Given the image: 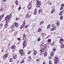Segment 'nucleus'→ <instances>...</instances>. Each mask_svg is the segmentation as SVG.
<instances>
[{
    "label": "nucleus",
    "mask_w": 64,
    "mask_h": 64,
    "mask_svg": "<svg viewBox=\"0 0 64 64\" xmlns=\"http://www.w3.org/2000/svg\"><path fill=\"white\" fill-rule=\"evenodd\" d=\"M12 15L11 14H10V16L8 15L5 18V20H6V22H9L10 20V17L11 16H12Z\"/></svg>",
    "instance_id": "f257e3e1"
},
{
    "label": "nucleus",
    "mask_w": 64,
    "mask_h": 64,
    "mask_svg": "<svg viewBox=\"0 0 64 64\" xmlns=\"http://www.w3.org/2000/svg\"><path fill=\"white\" fill-rule=\"evenodd\" d=\"M32 1H30V2L28 6L27 7V9L28 10H31L32 8Z\"/></svg>",
    "instance_id": "f03ea898"
},
{
    "label": "nucleus",
    "mask_w": 64,
    "mask_h": 64,
    "mask_svg": "<svg viewBox=\"0 0 64 64\" xmlns=\"http://www.w3.org/2000/svg\"><path fill=\"white\" fill-rule=\"evenodd\" d=\"M59 62V59L56 56L54 59V64H58L57 63Z\"/></svg>",
    "instance_id": "7ed1b4c3"
},
{
    "label": "nucleus",
    "mask_w": 64,
    "mask_h": 64,
    "mask_svg": "<svg viewBox=\"0 0 64 64\" xmlns=\"http://www.w3.org/2000/svg\"><path fill=\"white\" fill-rule=\"evenodd\" d=\"M36 7L37 8H39L40 7V6L41 5V2H36Z\"/></svg>",
    "instance_id": "20e7f679"
},
{
    "label": "nucleus",
    "mask_w": 64,
    "mask_h": 64,
    "mask_svg": "<svg viewBox=\"0 0 64 64\" xmlns=\"http://www.w3.org/2000/svg\"><path fill=\"white\" fill-rule=\"evenodd\" d=\"M19 52L21 56H24L25 54L23 53V50H20L19 51Z\"/></svg>",
    "instance_id": "39448f33"
},
{
    "label": "nucleus",
    "mask_w": 64,
    "mask_h": 64,
    "mask_svg": "<svg viewBox=\"0 0 64 64\" xmlns=\"http://www.w3.org/2000/svg\"><path fill=\"white\" fill-rule=\"evenodd\" d=\"M22 45L23 46V48H24L27 45V43H26V40H24L23 42Z\"/></svg>",
    "instance_id": "423d86ee"
},
{
    "label": "nucleus",
    "mask_w": 64,
    "mask_h": 64,
    "mask_svg": "<svg viewBox=\"0 0 64 64\" xmlns=\"http://www.w3.org/2000/svg\"><path fill=\"white\" fill-rule=\"evenodd\" d=\"M25 20H24L23 22L22 25L20 26L21 28H23L25 27Z\"/></svg>",
    "instance_id": "0eeeda50"
},
{
    "label": "nucleus",
    "mask_w": 64,
    "mask_h": 64,
    "mask_svg": "<svg viewBox=\"0 0 64 64\" xmlns=\"http://www.w3.org/2000/svg\"><path fill=\"white\" fill-rule=\"evenodd\" d=\"M40 52H41V53L42 54H44V49L42 48L40 50Z\"/></svg>",
    "instance_id": "6e6552de"
},
{
    "label": "nucleus",
    "mask_w": 64,
    "mask_h": 64,
    "mask_svg": "<svg viewBox=\"0 0 64 64\" xmlns=\"http://www.w3.org/2000/svg\"><path fill=\"white\" fill-rule=\"evenodd\" d=\"M31 15H30L29 16V14L28 13H27L26 15V18H29L31 17Z\"/></svg>",
    "instance_id": "1a4fd4ad"
},
{
    "label": "nucleus",
    "mask_w": 64,
    "mask_h": 64,
    "mask_svg": "<svg viewBox=\"0 0 64 64\" xmlns=\"http://www.w3.org/2000/svg\"><path fill=\"white\" fill-rule=\"evenodd\" d=\"M14 24L15 25L14 26L15 27L16 26V27L17 28L19 26L18 23H17L16 22L14 23Z\"/></svg>",
    "instance_id": "9d476101"
},
{
    "label": "nucleus",
    "mask_w": 64,
    "mask_h": 64,
    "mask_svg": "<svg viewBox=\"0 0 64 64\" xmlns=\"http://www.w3.org/2000/svg\"><path fill=\"white\" fill-rule=\"evenodd\" d=\"M11 48L12 49V50H15V49L16 48V47L15 46V45H12L11 46Z\"/></svg>",
    "instance_id": "9b49d317"
},
{
    "label": "nucleus",
    "mask_w": 64,
    "mask_h": 64,
    "mask_svg": "<svg viewBox=\"0 0 64 64\" xmlns=\"http://www.w3.org/2000/svg\"><path fill=\"white\" fill-rule=\"evenodd\" d=\"M63 40L62 39V38H60L59 40L60 43V44H63Z\"/></svg>",
    "instance_id": "f8f14e48"
},
{
    "label": "nucleus",
    "mask_w": 64,
    "mask_h": 64,
    "mask_svg": "<svg viewBox=\"0 0 64 64\" xmlns=\"http://www.w3.org/2000/svg\"><path fill=\"white\" fill-rule=\"evenodd\" d=\"M64 10H63L62 11H61L59 13V15L60 16H62V14L63 13V12H64Z\"/></svg>",
    "instance_id": "ddd939ff"
},
{
    "label": "nucleus",
    "mask_w": 64,
    "mask_h": 64,
    "mask_svg": "<svg viewBox=\"0 0 64 64\" xmlns=\"http://www.w3.org/2000/svg\"><path fill=\"white\" fill-rule=\"evenodd\" d=\"M4 17V15L2 14V16H0V22L2 20V19H3V18Z\"/></svg>",
    "instance_id": "4468645a"
},
{
    "label": "nucleus",
    "mask_w": 64,
    "mask_h": 64,
    "mask_svg": "<svg viewBox=\"0 0 64 64\" xmlns=\"http://www.w3.org/2000/svg\"><path fill=\"white\" fill-rule=\"evenodd\" d=\"M9 23V22H6L5 25H4V27L5 28H6V27H8V23Z\"/></svg>",
    "instance_id": "2eb2a0df"
},
{
    "label": "nucleus",
    "mask_w": 64,
    "mask_h": 64,
    "mask_svg": "<svg viewBox=\"0 0 64 64\" xmlns=\"http://www.w3.org/2000/svg\"><path fill=\"white\" fill-rule=\"evenodd\" d=\"M37 52L36 51V50H35L34 51V52L33 53L34 55L36 56V54H37Z\"/></svg>",
    "instance_id": "dca6fc26"
},
{
    "label": "nucleus",
    "mask_w": 64,
    "mask_h": 64,
    "mask_svg": "<svg viewBox=\"0 0 64 64\" xmlns=\"http://www.w3.org/2000/svg\"><path fill=\"white\" fill-rule=\"evenodd\" d=\"M28 61H31L32 60L31 56H29L28 58Z\"/></svg>",
    "instance_id": "f3484780"
},
{
    "label": "nucleus",
    "mask_w": 64,
    "mask_h": 64,
    "mask_svg": "<svg viewBox=\"0 0 64 64\" xmlns=\"http://www.w3.org/2000/svg\"><path fill=\"white\" fill-rule=\"evenodd\" d=\"M15 27V25H14V24H12V25L11 27H10V28L11 29H13Z\"/></svg>",
    "instance_id": "a211bd4d"
},
{
    "label": "nucleus",
    "mask_w": 64,
    "mask_h": 64,
    "mask_svg": "<svg viewBox=\"0 0 64 64\" xmlns=\"http://www.w3.org/2000/svg\"><path fill=\"white\" fill-rule=\"evenodd\" d=\"M37 10H36V9H35L34 10V15H36V14L37 13Z\"/></svg>",
    "instance_id": "6ab92c4d"
},
{
    "label": "nucleus",
    "mask_w": 64,
    "mask_h": 64,
    "mask_svg": "<svg viewBox=\"0 0 64 64\" xmlns=\"http://www.w3.org/2000/svg\"><path fill=\"white\" fill-rule=\"evenodd\" d=\"M50 55L51 56H54V52H52L50 53Z\"/></svg>",
    "instance_id": "aec40b11"
},
{
    "label": "nucleus",
    "mask_w": 64,
    "mask_h": 64,
    "mask_svg": "<svg viewBox=\"0 0 64 64\" xmlns=\"http://www.w3.org/2000/svg\"><path fill=\"white\" fill-rule=\"evenodd\" d=\"M42 11V9L41 8L38 11V13H40Z\"/></svg>",
    "instance_id": "412c9836"
},
{
    "label": "nucleus",
    "mask_w": 64,
    "mask_h": 64,
    "mask_svg": "<svg viewBox=\"0 0 64 64\" xmlns=\"http://www.w3.org/2000/svg\"><path fill=\"white\" fill-rule=\"evenodd\" d=\"M43 47L44 48V49H46V48H47V45H46V44H44V45Z\"/></svg>",
    "instance_id": "4be33fe9"
},
{
    "label": "nucleus",
    "mask_w": 64,
    "mask_h": 64,
    "mask_svg": "<svg viewBox=\"0 0 64 64\" xmlns=\"http://www.w3.org/2000/svg\"><path fill=\"white\" fill-rule=\"evenodd\" d=\"M56 24V26H59L60 25V22L58 21L57 22Z\"/></svg>",
    "instance_id": "5701e85b"
},
{
    "label": "nucleus",
    "mask_w": 64,
    "mask_h": 64,
    "mask_svg": "<svg viewBox=\"0 0 64 64\" xmlns=\"http://www.w3.org/2000/svg\"><path fill=\"white\" fill-rule=\"evenodd\" d=\"M15 3L16 4V5H18V0H16V1H15Z\"/></svg>",
    "instance_id": "b1692460"
},
{
    "label": "nucleus",
    "mask_w": 64,
    "mask_h": 64,
    "mask_svg": "<svg viewBox=\"0 0 64 64\" xmlns=\"http://www.w3.org/2000/svg\"><path fill=\"white\" fill-rule=\"evenodd\" d=\"M41 31V28H38V30L37 32H40Z\"/></svg>",
    "instance_id": "393cba45"
},
{
    "label": "nucleus",
    "mask_w": 64,
    "mask_h": 64,
    "mask_svg": "<svg viewBox=\"0 0 64 64\" xmlns=\"http://www.w3.org/2000/svg\"><path fill=\"white\" fill-rule=\"evenodd\" d=\"M60 47L62 48H64V44H62V45H60Z\"/></svg>",
    "instance_id": "a878e982"
},
{
    "label": "nucleus",
    "mask_w": 64,
    "mask_h": 64,
    "mask_svg": "<svg viewBox=\"0 0 64 64\" xmlns=\"http://www.w3.org/2000/svg\"><path fill=\"white\" fill-rule=\"evenodd\" d=\"M50 26L51 25L50 24L48 25L47 26V29H49L50 28Z\"/></svg>",
    "instance_id": "bb28decb"
},
{
    "label": "nucleus",
    "mask_w": 64,
    "mask_h": 64,
    "mask_svg": "<svg viewBox=\"0 0 64 64\" xmlns=\"http://www.w3.org/2000/svg\"><path fill=\"white\" fill-rule=\"evenodd\" d=\"M55 11V10H54V8H53L52 10L51 11V13L52 14H53V12Z\"/></svg>",
    "instance_id": "cd10ccee"
},
{
    "label": "nucleus",
    "mask_w": 64,
    "mask_h": 64,
    "mask_svg": "<svg viewBox=\"0 0 64 64\" xmlns=\"http://www.w3.org/2000/svg\"><path fill=\"white\" fill-rule=\"evenodd\" d=\"M47 55V52H45L44 54V56H46Z\"/></svg>",
    "instance_id": "c85d7f7f"
},
{
    "label": "nucleus",
    "mask_w": 64,
    "mask_h": 64,
    "mask_svg": "<svg viewBox=\"0 0 64 64\" xmlns=\"http://www.w3.org/2000/svg\"><path fill=\"white\" fill-rule=\"evenodd\" d=\"M13 62V58H10V62Z\"/></svg>",
    "instance_id": "c756f323"
},
{
    "label": "nucleus",
    "mask_w": 64,
    "mask_h": 64,
    "mask_svg": "<svg viewBox=\"0 0 64 64\" xmlns=\"http://www.w3.org/2000/svg\"><path fill=\"white\" fill-rule=\"evenodd\" d=\"M49 64H52V61L50 60H49Z\"/></svg>",
    "instance_id": "7c9ffc66"
},
{
    "label": "nucleus",
    "mask_w": 64,
    "mask_h": 64,
    "mask_svg": "<svg viewBox=\"0 0 64 64\" xmlns=\"http://www.w3.org/2000/svg\"><path fill=\"white\" fill-rule=\"evenodd\" d=\"M53 52H55V51H56V48H53Z\"/></svg>",
    "instance_id": "2f4dec72"
},
{
    "label": "nucleus",
    "mask_w": 64,
    "mask_h": 64,
    "mask_svg": "<svg viewBox=\"0 0 64 64\" xmlns=\"http://www.w3.org/2000/svg\"><path fill=\"white\" fill-rule=\"evenodd\" d=\"M47 41L48 42H50L51 41V39H48V40Z\"/></svg>",
    "instance_id": "473e14b6"
},
{
    "label": "nucleus",
    "mask_w": 64,
    "mask_h": 64,
    "mask_svg": "<svg viewBox=\"0 0 64 64\" xmlns=\"http://www.w3.org/2000/svg\"><path fill=\"white\" fill-rule=\"evenodd\" d=\"M22 36L23 38H24V37H26V35L25 34H23L22 35Z\"/></svg>",
    "instance_id": "72a5a7b5"
},
{
    "label": "nucleus",
    "mask_w": 64,
    "mask_h": 64,
    "mask_svg": "<svg viewBox=\"0 0 64 64\" xmlns=\"http://www.w3.org/2000/svg\"><path fill=\"white\" fill-rule=\"evenodd\" d=\"M9 55V53H8L7 54H6L4 55V56H8V55Z\"/></svg>",
    "instance_id": "f704fd0d"
},
{
    "label": "nucleus",
    "mask_w": 64,
    "mask_h": 64,
    "mask_svg": "<svg viewBox=\"0 0 64 64\" xmlns=\"http://www.w3.org/2000/svg\"><path fill=\"white\" fill-rule=\"evenodd\" d=\"M40 60V59L38 58L36 60V61L37 62H39Z\"/></svg>",
    "instance_id": "c9c22d12"
},
{
    "label": "nucleus",
    "mask_w": 64,
    "mask_h": 64,
    "mask_svg": "<svg viewBox=\"0 0 64 64\" xmlns=\"http://www.w3.org/2000/svg\"><path fill=\"white\" fill-rule=\"evenodd\" d=\"M13 58L14 59H15L17 58V56H13Z\"/></svg>",
    "instance_id": "e433bc0d"
},
{
    "label": "nucleus",
    "mask_w": 64,
    "mask_h": 64,
    "mask_svg": "<svg viewBox=\"0 0 64 64\" xmlns=\"http://www.w3.org/2000/svg\"><path fill=\"white\" fill-rule=\"evenodd\" d=\"M54 41L51 44L52 46H53L54 45Z\"/></svg>",
    "instance_id": "4c0bfd02"
},
{
    "label": "nucleus",
    "mask_w": 64,
    "mask_h": 64,
    "mask_svg": "<svg viewBox=\"0 0 64 64\" xmlns=\"http://www.w3.org/2000/svg\"><path fill=\"white\" fill-rule=\"evenodd\" d=\"M21 7L19 6L18 7V10L19 11V10H21Z\"/></svg>",
    "instance_id": "58836bf2"
},
{
    "label": "nucleus",
    "mask_w": 64,
    "mask_h": 64,
    "mask_svg": "<svg viewBox=\"0 0 64 64\" xmlns=\"http://www.w3.org/2000/svg\"><path fill=\"white\" fill-rule=\"evenodd\" d=\"M51 31H54V28H52L50 29Z\"/></svg>",
    "instance_id": "ea45409f"
},
{
    "label": "nucleus",
    "mask_w": 64,
    "mask_h": 64,
    "mask_svg": "<svg viewBox=\"0 0 64 64\" xmlns=\"http://www.w3.org/2000/svg\"><path fill=\"white\" fill-rule=\"evenodd\" d=\"M31 53V51H28V54H30Z\"/></svg>",
    "instance_id": "a19ab883"
},
{
    "label": "nucleus",
    "mask_w": 64,
    "mask_h": 64,
    "mask_svg": "<svg viewBox=\"0 0 64 64\" xmlns=\"http://www.w3.org/2000/svg\"><path fill=\"white\" fill-rule=\"evenodd\" d=\"M24 62V60H22L21 61V63H23Z\"/></svg>",
    "instance_id": "79ce46f5"
},
{
    "label": "nucleus",
    "mask_w": 64,
    "mask_h": 64,
    "mask_svg": "<svg viewBox=\"0 0 64 64\" xmlns=\"http://www.w3.org/2000/svg\"><path fill=\"white\" fill-rule=\"evenodd\" d=\"M40 40H41V38H38V41H40Z\"/></svg>",
    "instance_id": "37998d69"
},
{
    "label": "nucleus",
    "mask_w": 64,
    "mask_h": 64,
    "mask_svg": "<svg viewBox=\"0 0 64 64\" xmlns=\"http://www.w3.org/2000/svg\"><path fill=\"white\" fill-rule=\"evenodd\" d=\"M2 26H3V24H0V27H2Z\"/></svg>",
    "instance_id": "c03bdc74"
},
{
    "label": "nucleus",
    "mask_w": 64,
    "mask_h": 64,
    "mask_svg": "<svg viewBox=\"0 0 64 64\" xmlns=\"http://www.w3.org/2000/svg\"><path fill=\"white\" fill-rule=\"evenodd\" d=\"M43 22H41L39 24V25H41V24H42L43 23Z\"/></svg>",
    "instance_id": "a18cd8bd"
},
{
    "label": "nucleus",
    "mask_w": 64,
    "mask_h": 64,
    "mask_svg": "<svg viewBox=\"0 0 64 64\" xmlns=\"http://www.w3.org/2000/svg\"><path fill=\"white\" fill-rule=\"evenodd\" d=\"M8 57V56H3V59H5V58H6V57Z\"/></svg>",
    "instance_id": "49530a36"
},
{
    "label": "nucleus",
    "mask_w": 64,
    "mask_h": 64,
    "mask_svg": "<svg viewBox=\"0 0 64 64\" xmlns=\"http://www.w3.org/2000/svg\"><path fill=\"white\" fill-rule=\"evenodd\" d=\"M60 20H62L63 19V16H61L60 17Z\"/></svg>",
    "instance_id": "de8ad7c7"
},
{
    "label": "nucleus",
    "mask_w": 64,
    "mask_h": 64,
    "mask_svg": "<svg viewBox=\"0 0 64 64\" xmlns=\"http://www.w3.org/2000/svg\"><path fill=\"white\" fill-rule=\"evenodd\" d=\"M18 40L19 41H21V39H20V38H18Z\"/></svg>",
    "instance_id": "09e8293b"
},
{
    "label": "nucleus",
    "mask_w": 64,
    "mask_h": 64,
    "mask_svg": "<svg viewBox=\"0 0 64 64\" xmlns=\"http://www.w3.org/2000/svg\"><path fill=\"white\" fill-rule=\"evenodd\" d=\"M0 11H3V8H1L0 10Z\"/></svg>",
    "instance_id": "8fccbe9b"
},
{
    "label": "nucleus",
    "mask_w": 64,
    "mask_h": 64,
    "mask_svg": "<svg viewBox=\"0 0 64 64\" xmlns=\"http://www.w3.org/2000/svg\"><path fill=\"white\" fill-rule=\"evenodd\" d=\"M63 9V7H61L60 8V10H62Z\"/></svg>",
    "instance_id": "3c124183"
},
{
    "label": "nucleus",
    "mask_w": 64,
    "mask_h": 64,
    "mask_svg": "<svg viewBox=\"0 0 64 64\" xmlns=\"http://www.w3.org/2000/svg\"><path fill=\"white\" fill-rule=\"evenodd\" d=\"M54 24H52V27H54Z\"/></svg>",
    "instance_id": "603ef678"
},
{
    "label": "nucleus",
    "mask_w": 64,
    "mask_h": 64,
    "mask_svg": "<svg viewBox=\"0 0 64 64\" xmlns=\"http://www.w3.org/2000/svg\"><path fill=\"white\" fill-rule=\"evenodd\" d=\"M64 6V4H62L61 5V7H63Z\"/></svg>",
    "instance_id": "864d4df0"
},
{
    "label": "nucleus",
    "mask_w": 64,
    "mask_h": 64,
    "mask_svg": "<svg viewBox=\"0 0 64 64\" xmlns=\"http://www.w3.org/2000/svg\"><path fill=\"white\" fill-rule=\"evenodd\" d=\"M48 4L49 5H52V4H51V2H49L48 3Z\"/></svg>",
    "instance_id": "5fc2aeb1"
},
{
    "label": "nucleus",
    "mask_w": 64,
    "mask_h": 64,
    "mask_svg": "<svg viewBox=\"0 0 64 64\" xmlns=\"http://www.w3.org/2000/svg\"><path fill=\"white\" fill-rule=\"evenodd\" d=\"M17 32H16L14 34V36H16V35H17Z\"/></svg>",
    "instance_id": "6e6d98bb"
},
{
    "label": "nucleus",
    "mask_w": 64,
    "mask_h": 64,
    "mask_svg": "<svg viewBox=\"0 0 64 64\" xmlns=\"http://www.w3.org/2000/svg\"><path fill=\"white\" fill-rule=\"evenodd\" d=\"M36 1H37V2H40V1H39V0H35Z\"/></svg>",
    "instance_id": "4d7b16f0"
},
{
    "label": "nucleus",
    "mask_w": 64,
    "mask_h": 64,
    "mask_svg": "<svg viewBox=\"0 0 64 64\" xmlns=\"http://www.w3.org/2000/svg\"><path fill=\"white\" fill-rule=\"evenodd\" d=\"M14 29L12 30H11V32H13V31H14Z\"/></svg>",
    "instance_id": "13d9d810"
},
{
    "label": "nucleus",
    "mask_w": 64,
    "mask_h": 64,
    "mask_svg": "<svg viewBox=\"0 0 64 64\" xmlns=\"http://www.w3.org/2000/svg\"><path fill=\"white\" fill-rule=\"evenodd\" d=\"M18 20V18H16V20L17 21V20Z\"/></svg>",
    "instance_id": "bf43d9fd"
},
{
    "label": "nucleus",
    "mask_w": 64,
    "mask_h": 64,
    "mask_svg": "<svg viewBox=\"0 0 64 64\" xmlns=\"http://www.w3.org/2000/svg\"><path fill=\"white\" fill-rule=\"evenodd\" d=\"M54 28L55 29H56V26H54Z\"/></svg>",
    "instance_id": "052dcab7"
},
{
    "label": "nucleus",
    "mask_w": 64,
    "mask_h": 64,
    "mask_svg": "<svg viewBox=\"0 0 64 64\" xmlns=\"http://www.w3.org/2000/svg\"><path fill=\"white\" fill-rule=\"evenodd\" d=\"M42 46H43V44H42L40 46V47H42Z\"/></svg>",
    "instance_id": "680f3d73"
},
{
    "label": "nucleus",
    "mask_w": 64,
    "mask_h": 64,
    "mask_svg": "<svg viewBox=\"0 0 64 64\" xmlns=\"http://www.w3.org/2000/svg\"><path fill=\"white\" fill-rule=\"evenodd\" d=\"M48 58L49 59H50L51 58V56H49L48 57Z\"/></svg>",
    "instance_id": "e2e57ef3"
},
{
    "label": "nucleus",
    "mask_w": 64,
    "mask_h": 64,
    "mask_svg": "<svg viewBox=\"0 0 64 64\" xmlns=\"http://www.w3.org/2000/svg\"><path fill=\"white\" fill-rule=\"evenodd\" d=\"M42 64H45V62H43Z\"/></svg>",
    "instance_id": "0e129e2a"
},
{
    "label": "nucleus",
    "mask_w": 64,
    "mask_h": 64,
    "mask_svg": "<svg viewBox=\"0 0 64 64\" xmlns=\"http://www.w3.org/2000/svg\"><path fill=\"white\" fill-rule=\"evenodd\" d=\"M3 1L4 2H5L6 1V0H3Z\"/></svg>",
    "instance_id": "69168bd1"
},
{
    "label": "nucleus",
    "mask_w": 64,
    "mask_h": 64,
    "mask_svg": "<svg viewBox=\"0 0 64 64\" xmlns=\"http://www.w3.org/2000/svg\"><path fill=\"white\" fill-rule=\"evenodd\" d=\"M2 52H4V50H3L2 49Z\"/></svg>",
    "instance_id": "338daca9"
},
{
    "label": "nucleus",
    "mask_w": 64,
    "mask_h": 64,
    "mask_svg": "<svg viewBox=\"0 0 64 64\" xmlns=\"http://www.w3.org/2000/svg\"><path fill=\"white\" fill-rule=\"evenodd\" d=\"M14 4H12V7H14Z\"/></svg>",
    "instance_id": "774afa93"
}]
</instances>
